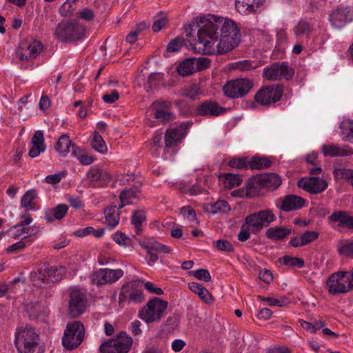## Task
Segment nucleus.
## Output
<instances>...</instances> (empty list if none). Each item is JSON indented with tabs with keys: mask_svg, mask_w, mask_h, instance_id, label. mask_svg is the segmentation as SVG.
Returning a JSON list of instances; mask_svg holds the SVG:
<instances>
[{
	"mask_svg": "<svg viewBox=\"0 0 353 353\" xmlns=\"http://www.w3.org/2000/svg\"><path fill=\"white\" fill-rule=\"evenodd\" d=\"M240 30L230 19L212 15L198 31V48L203 54H222L236 48Z\"/></svg>",
	"mask_w": 353,
	"mask_h": 353,
	"instance_id": "f257e3e1",
	"label": "nucleus"
},
{
	"mask_svg": "<svg viewBox=\"0 0 353 353\" xmlns=\"http://www.w3.org/2000/svg\"><path fill=\"white\" fill-rule=\"evenodd\" d=\"M65 272L66 268L62 265L48 266L42 265L31 272L30 281L36 287L44 288L48 285L60 281Z\"/></svg>",
	"mask_w": 353,
	"mask_h": 353,
	"instance_id": "f03ea898",
	"label": "nucleus"
},
{
	"mask_svg": "<svg viewBox=\"0 0 353 353\" xmlns=\"http://www.w3.org/2000/svg\"><path fill=\"white\" fill-rule=\"evenodd\" d=\"M168 302L158 297L150 299L138 313V317L147 323L159 322L168 308Z\"/></svg>",
	"mask_w": 353,
	"mask_h": 353,
	"instance_id": "7ed1b4c3",
	"label": "nucleus"
},
{
	"mask_svg": "<svg viewBox=\"0 0 353 353\" xmlns=\"http://www.w3.org/2000/svg\"><path fill=\"white\" fill-rule=\"evenodd\" d=\"M85 336V327L79 321L69 322L66 325L62 338L63 346L69 350L78 347L83 342Z\"/></svg>",
	"mask_w": 353,
	"mask_h": 353,
	"instance_id": "20e7f679",
	"label": "nucleus"
},
{
	"mask_svg": "<svg viewBox=\"0 0 353 353\" xmlns=\"http://www.w3.org/2000/svg\"><path fill=\"white\" fill-rule=\"evenodd\" d=\"M85 34V28L77 22H61L54 30V35L61 42H73L81 39Z\"/></svg>",
	"mask_w": 353,
	"mask_h": 353,
	"instance_id": "39448f33",
	"label": "nucleus"
},
{
	"mask_svg": "<svg viewBox=\"0 0 353 353\" xmlns=\"http://www.w3.org/2000/svg\"><path fill=\"white\" fill-rule=\"evenodd\" d=\"M326 285L330 294L346 293L353 289V279L348 272L339 271L329 276Z\"/></svg>",
	"mask_w": 353,
	"mask_h": 353,
	"instance_id": "423d86ee",
	"label": "nucleus"
},
{
	"mask_svg": "<svg viewBox=\"0 0 353 353\" xmlns=\"http://www.w3.org/2000/svg\"><path fill=\"white\" fill-rule=\"evenodd\" d=\"M132 339L125 332H121L115 339L102 343L100 350L102 353H127L132 345Z\"/></svg>",
	"mask_w": 353,
	"mask_h": 353,
	"instance_id": "0eeeda50",
	"label": "nucleus"
},
{
	"mask_svg": "<svg viewBox=\"0 0 353 353\" xmlns=\"http://www.w3.org/2000/svg\"><path fill=\"white\" fill-rule=\"evenodd\" d=\"M252 87V81L248 79H236L225 84L223 87V91L227 97L236 99L248 94Z\"/></svg>",
	"mask_w": 353,
	"mask_h": 353,
	"instance_id": "6e6552de",
	"label": "nucleus"
},
{
	"mask_svg": "<svg viewBox=\"0 0 353 353\" xmlns=\"http://www.w3.org/2000/svg\"><path fill=\"white\" fill-rule=\"evenodd\" d=\"M294 73V70L286 63H274L263 69V77L265 79L271 81L282 79L288 80L292 78Z\"/></svg>",
	"mask_w": 353,
	"mask_h": 353,
	"instance_id": "1a4fd4ad",
	"label": "nucleus"
},
{
	"mask_svg": "<svg viewBox=\"0 0 353 353\" xmlns=\"http://www.w3.org/2000/svg\"><path fill=\"white\" fill-rule=\"evenodd\" d=\"M87 296L79 289H73L69 295L68 312L72 318H77L85 312L87 307Z\"/></svg>",
	"mask_w": 353,
	"mask_h": 353,
	"instance_id": "9d476101",
	"label": "nucleus"
},
{
	"mask_svg": "<svg viewBox=\"0 0 353 353\" xmlns=\"http://www.w3.org/2000/svg\"><path fill=\"white\" fill-rule=\"evenodd\" d=\"M281 184L280 176L275 173H264L256 175L250 180V187L254 190L266 188L274 190Z\"/></svg>",
	"mask_w": 353,
	"mask_h": 353,
	"instance_id": "9b49d317",
	"label": "nucleus"
},
{
	"mask_svg": "<svg viewBox=\"0 0 353 353\" xmlns=\"http://www.w3.org/2000/svg\"><path fill=\"white\" fill-rule=\"evenodd\" d=\"M283 95V90L280 86H267L261 88L255 94L257 103L265 105L279 101Z\"/></svg>",
	"mask_w": 353,
	"mask_h": 353,
	"instance_id": "f8f14e48",
	"label": "nucleus"
},
{
	"mask_svg": "<svg viewBox=\"0 0 353 353\" xmlns=\"http://www.w3.org/2000/svg\"><path fill=\"white\" fill-rule=\"evenodd\" d=\"M123 275V271L121 269L111 270L101 268L96 271L92 276V281L97 285H103L112 283L118 281Z\"/></svg>",
	"mask_w": 353,
	"mask_h": 353,
	"instance_id": "ddd939ff",
	"label": "nucleus"
},
{
	"mask_svg": "<svg viewBox=\"0 0 353 353\" xmlns=\"http://www.w3.org/2000/svg\"><path fill=\"white\" fill-rule=\"evenodd\" d=\"M297 185L309 193L316 194L326 190L328 183L319 177L307 176L300 179Z\"/></svg>",
	"mask_w": 353,
	"mask_h": 353,
	"instance_id": "4468645a",
	"label": "nucleus"
},
{
	"mask_svg": "<svg viewBox=\"0 0 353 353\" xmlns=\"http://www.w3.org/2000/svg\"><path fill=\"white\" fill-rule=\"evenodd\" d=\"M276 207L283 212H292L300 210L305 201L295 194H288L276 199L274 201Z\"/></svg>",
	"mask_w": 353,
	"mask_h": 353,
	"instance_id": "2eb2a0df",
	"label": "nucleus"
},
{
	"mask_svg": "<svg viewBox=\"0 0 353 353\" xmlns=\"http://www.w3.org/2000/svg\"><path fill=\"white\" fill-rule=\"evenodd\" d=\"M23 353H43V350L38 343L39 335L31 327L23 330Z\"/></svg>",
	"mask_w": 353,
	"mask_h": 353,
	"instance_id": "dca6fc26",
	"label": "nucleus"
},
{
	"mask_svg": "<svg viewBox=\"0 0 353 353\" xmlns=\"http://www.w3.org/2000/svg\"><path fill=\"white\" fill-rule=\"evenodd\" d=\"M225 109L212 101H205L196 108V113L201 116L217 117L223 114Z\"/></svg>",
	"mask_w": 353,
	"mask_h": 353,
	"instance_id": "f3484780",
	"label": "nucleus"
},
{
	"mask_svg": "<svg viewBox=\"0 0 353 353\" xmlns=\"http://www.w3.org/2000/svg\"><path fill=\"white\" fill-rule=\"evenodd\" d=\"M329 19L333 26L341 28L352 20V14L347 8H338L332 12Z\"/></svg>",
	"mask_w": 353,
	"mask_h": 353,
	"instance_id": "a211bd4d",
	"label": "nucleus"
},
{
	"mask_svg": "<svg viewBox=\"0 0 353 353\" xmlns=\"http://www.w3.org/2000/svg\"><path fill=\"white\" fill-rule=\"evenodd\" d=\"M30 143L31 147L28 152V156L32 158L39 156L40 154L44 152L46 149L43 133L41 130L34 132Z\"/></svg>",
	"mask_w": 353,
	"mask_h": 353,
	"instance_id": "6ab92c4d",
	"label": "nucleus"
},
{
	"mask_svg": "<svg viewBox=\"0 0 353 353\" xmlns=\"http://www.w3.org/2000/svg\"><path fill=\"white\" fill-rule=\"evenodd\" d=\"M189 127L188 123H181L176 129H169L165 134V144L168 148L174 145L177 141H180L184 135L185 130Z\"/></svg>",
	"mask_w": 353,
	"mask_h": 353,
	"instance_id": "aec40b11",
	"label": "nucleus"
},
{
	"mask_svg": "<svg viewBox=\"0 0 353 353\" xmlns=\"http://www.w3.org/2000/svg\"><path fill=\"white\" fill-rule=\"evenodd\" d=\"M171 103L165 101H158L152 103L154 110V117L162 121H168L173 118V114L170 112Z\"/></svg>",
	"mask_w": 353,
	"mask_h": 353,
	"instance_id": "412c9836",
	"label": "nucleus"
},
{
	"mask_svg": "<svg viewBox=\"0 0 353 353\" xmlns=\"http://www.w3.org/2000/svg\"><path fill=\"white\" fill-rule=\"evenodd\" d=\"M321 152L325 157H345L353 154V150L348 147H340L334 144L322 145Z\"/></svg>",
	"mask_w": 353,
	"mask_h": 353,
	"instance_id": "4be33fe9",
	"label": "nucleus"
},
{
	"mask_svg": "<svg viewBox=\"0 0 353 353\" xmlns=\"http://www.w3.org/2000/svg\"><path fill=\"white\" fill-rule=\"evenodd\" d=\"M265 0H236V10L244 14L254 12L258 10Z\"/></svg>",
	"mask_w": 353,
	"mask_h": 353,
	"instance_id": "5701e85b",
	"label": "nucleus"
},
{
	"mask_svg": "<svg viewBox=\"0 0 353 353\" xmlns=\"http://www.w3.org/2000/svg\"><path fill=\"white\" fill-rule=\"evenodd\" d=\"M43 50L42 43L37 40H32L26 42L25 49L23 48V60H32L36 58Z\"/></svg>",
	"mask_w": 353,
	"mask_h": 353,
	"instance_id": "b1692460",
	"label": "nucleus"
},
{
	"mask_svg": "<svg viewBox=\"0 0 353 353\" xmlns=\"http://www.w3.org/2000/svg\"><path fill=\"white\" fill-rule=\"evenodd\" d=\"M188 288L192 292L197 294L205 303L210 305L214 303L213 296L201 284L196 282H190L188 283Z\"/></svg>",
	"mask_w": 353,
	"mask_h": 353,
	"instance_id": "393cba45",
	"label": "nucleus"
},
{
	"mask_svg": "<svg viewBox=\"0 0 353 353\" xmlns=\"http://www.w3.org/2000/svg\"><path fill=\"white\" fill-rule=\"evenodd\" d=\"M319 237L316 231H306L300 236H296L290 241V243L294 248L301 247L313 242Z\"/></svg>",
	"mask_w": 353,
	"mask_h": 353,
	"instance_id": "a878e982",
	"label": "nucleus"
},
{
	"mask_svg": "<svg viewBox=\"0 0 353 353\" xmlns=\"http://www.w3.org/2000/svg\"><path fill=\"white\" fill-rule=\"evenodd\" d=\"M328 219L331 221L338 222L340 226L353 229V216H349L345 211L334 212Z\"/></svg>",
	"mask_w": 353,
	"mask_h": 353,
	"instance_id": "bb28decb",
	"label": "nucleus"
},
{
	"mask_svg": "<svg viewBox=\"0 0 353 353\" xmlns=\"http://www.w3.org/2000/svg\"><path fill=\"white\" fill-rule=\"evenodd\" d=\"M128 285L122 288L119 293V302H124L127 299L131 302L140 303L144 299L143 293L141 290H135L128 294Z\"/></svg>",
	"mask_w": 353,
	"mask_h": 353,
	"instance_id": "cd10ccee",
	"label": "nucleus"
},
{
	"mask_svg": "<svg viewBox=\"0 0 353 353\" xmlns=\"http://www.w3.org/2000/svg\"><path fill=\"white\" fill-rule=\"evenodd\" d=\"M68 211L65 205H58L53 208H48L45 211V219L47 221L52 223L55 220H60L64 217Z\"/></svg>",
	"mask_w": 353,
	"mask_h": 353,
	"instance_id": "c85d7f7f",
	"label": "nucleus"
},
{
	"mask_svg": "<svg viewBox=\"0 0 353 353\" xmlns=\"http://www.w3.org/2000/svg\"><path fill=\"white\" fill-rule=\"evenodd\" d=\"M86 176L91 182H108L111 179V175L107 171L97 167H92L87 172Z\"/></svg>",
	"mask_w": 353,
	"mask_h": 353,
	"instance_id": "c756f323",
	"label": "nucleus"
},
{
	"mask_svg": "<svg viewBox=\"0 0 353 353\" xmlns=\"http://www.w3.org/2000/svg\"><path fill=\"white\" fill-rule=\"evenodd\" d=\"M290 228L283 227H272L266 230V236L272 240H281L291 233Z\"/></svg>",
	"mask_w": 353,
	"mask_h": 353,
	"instance_id": "7c9ffc66",
	"label": "nucleus"
},
{
	"mask_svg": "<svg viewBox=\"0 0 353 353\" xmlns=\"http://www.w3.org/2000/svg\"><path fill=\"white\" fill-rule=\"evenodd\" d=\"M26 310L29 317L32 319H37L46 312V308L39 302L28 304L26 307Z\"/></svg>",
	"mask_w": 353,
	"mask_h": 353,
	"instance_id": "2f4dec72",
	"label": "nucleus"
},
{
	"mask_svg": "<svg viewBox=\"0 0 353 353\" xmlns=\"http://www.w3.org/2000/svg\"><path fill=\"white\" fill-rule=\"evenodd\" d=\"M105 222L110 228L117 226L119 221V212L116 206L110 207L105 210Z\"/></svg>",
	"mask_w": 353,
	"mask_h": 353,
	"instance_id": "473e14b6",
	"label": "nucleus"
},
{
	"mask_svg": "<svg viewBox=\"0 0 353 353\" xmlns=\"http://www.w3.org/2000/svg\"><path fill=\"white\" fill-rule=\"evenodd\" d=\"M245 225H246L250 230L251 232L254 234H256L263 228V225L256 213L247 216L245 221Z\"/></svg>",
	"mask_w": 353,
	"mask_h": 353,
	"instance_id": "72a5a7b5",
	"label": "nucleus"
},
{
	"mask_svg": "<svg viewBox=\"0 0 353 353\" xmlns=\"http://www.w3.org/2000/svg\"><path fill=\"white\" fill-rule=\"evenodd\" d=\"M139 192V190L137 187H132L129 189L123 190L120 194V201L121 205L119 208H122L126 205L130 203V199L135 198L137 194Z\"/></svg>",
	"mask_w": 353,
	"mask_h": 353,
	"instance_id": "f704fd0d",
	"label": "nucleus"
},
{
	"mask_svg": "<svg viewBox=\"0 0 353 353\" xmlns=\"http://www.w3.org/2000/svg\"><path fill=\"white\" fill-rule=\"evenodd\" d=\"M37 198V192L34 189H31L23 194V208L30 210H37L39 208L37 206L34 200Z\"/></svg>",
	"mask_w": 353,
	"mask_h": 353,
	"instance_id": "c9c22d12",
	"label": "nucleus"
},
{
	"mask_svg": "<svg viewBox=\"0 0 353 353\" xmlns=\"http://www.w3.org/2000/svg\"><path fill=\"white\" fill-rule=\"evenodd\" d=\"M193 59L190 58L184 60L177 67V72L181 76H188L195 72V68Z\"/></svg>",
	"mask_w": 353,
	"mask_h": 353,
	"instance_id": "e433bc0d",
	"label": "nucleus"
},
{
	"mask_svg": "<svg viewBox=\"0 0 353 353\" xmlns=\"http://www.w3.org/2000/svg\"><path fill=\"white\" fill-rule=\"evenodd\" d=\"M343 139L353 143V121L350 119L343 121L341 124Z\"/></svg>",
	"mask_w": 353,
	"mask_h": 353,
	"instance_id": "4c0bfd02",
	"label": "nucleus"
},
{
	"mask_svg": "<svg viewBox=\"0 0 353 353\" xmlns=\"http://www.w3.org/2000/svg\"><path fill=\"white\" fill-rule=\"evenodd\" d=\"M338 251L341 255L352 257L353 241L350 239L340 241L338 243Z\"/></svg>",
	"mask_w": 353,
	"mask_h": 353,
	"instance_id": "58836bf2",
	"label": "nucleus"
},
{
	"mask_svg": "<svg viewBox=\"0 0 353 353\" xmlns=\"http://www.w3.org/2000/svg\"><path fill=\"white\" fill-rule=\"evenodd\" d=\"M312 26L305 21H299L294 28V32L296 37H307L312 33Z\"/></svg>",
	"mask_w": 353,
	"mask_h": 353,
	"instance_id": "ea45409f",
	"label": "nucleus"
},
{
	"mask_svg": "<svg viewBox=\"0 0 353 353\" xmlns=\"http://www.w3.org/2000/svg\"><path fill=\"white\" fill-rule=\"evenodd\" d=\"M272 161L268 157H254L250 161V169L261 170L269 168Z\"/></svg>",
	"mask_w": 353,
	"mask_h": 353,
	"instance_id": "a19ab883",
	"label": "nucleus"
},
{
	"mask_svg": "<svg viewBox=\"0 0 353 353\" xmlns=\"http://www.w3.org/2000/svg\"><path fill=\"white\" fill-rule=\"evenodd\" d=\"M91 145L94 150L102 154L105 153L108 150L106 144L102 137L97 132H95L93 135L91 141Z\"/></svg>",
	"mask_w": 353,
	"mask_h": 353,
	"instance_id": "79ce46f5",
	"label": "nucleus"
},
{
	"mask_svg": "<svg viewBox=\"0 0 353 353\" xmlns=\"http://www.w3.org/2000/svg\"><path fill=\"white\" fill-rule=\"evenodd\" d=\"M71 145V141L68 136L64 134L60 137L56 145V150L65 156L69 152V148Z\"/></svg>",
	"mask_w": 353,
	"mask_h": 353,
	"instance_id": "37998d69",
	"label": "nucleus"
},
{
	"mask_svg": "<svg viewBox=\"0 0 353 353\" xmlns=\"http://www.w3.org/2000/svg\"><path fill=\"white\" fill-rule=\"evenodd\" d=\"M279 262L285 265L292 268H302L305 265V261L298 257H292L290 256H284L279 259Z\"/></svg>",
	"mask_w": 353,
	"mask_h": 353,
	"instance_id": "c03bdc74",
	"label": "nucleus"
},
{
	"mask_svg": "<svg viewBox=\"0 0 353 353\" xmlns=\"http://www.w3.org/2000/svg\"><path fill=\"white\" fill-rule=\"evenodd\" d=\"M256 214L263 227L268 226L276 219L274 214L270 210H261L256 212Z\"/></svg>",
	"mask_w": 353,
	"mask_h": 353,
	"instance_id": "a18cd8bd",
	"label": "nucleus"
},
{
	"mask_svg": "<svg viewBox=\"0 0 353 353\" xmlns=\"http://www.w3.org/2000/svg\"><path fill=\"white\" fill-rule=\"evenodd\" d=\"M260 190H254V188L250 187V181L248 183L247 190H236L232 192L233 196H248L252 197L259 194Z\"/></svg>",
	"mask_w": 353,
	"mask_h": 353,
	"instance_id": "49530a36",
	"label": "nucleus"
},
{
	"mask_svg": "<svg viewBox=\"0 0 353 353\" xmlns=\"http://www.w3.org/2000/svg\"><path fill=\"white\" fill-rule=\"evenodd\" d=\"M242 182L239 175L235 174L228 173L225 174L224 183L226 188L232 189L234 187L239 186Z\"/></svg>",
	"mask_w": 353,
	"mask_h": 353,
	"instance_id": "de8ad7c7",
	"label": "nucleus"
},
{
	"mask_svg": "<svg viewBox=\"0 0 353 353\" xmlns=\"http://www.w3.org/2000/svg\"><path fill=\"white\" fill-rule=\"evenodd\" d=\"M333 174L336 181L345 179L349 182L350 179H352L351 176L353 174V170L347 168H334L333 170Z\"/></svg>",
	"mask_w": 353,
	"mask_h": 353,
	"instance_id": "09e8293b",
	"label": "nucleus"
},
{
	"mask_svg": "<svg viewBox=\"0 0 353 353\" xmlns=\"http://www.w3.org/2000/svg\"><path fill=\"white\" fill-rule=\"evenodd\" d=\"M72 153L77 156V159L83 165H90L94 161V158L92 156H88L84 152H81L79 148L74 147V145H72Z\"/></svg>",
	"mask_w": 353,
	"mask_h": 353,
	"instance_id": "8fccbe9b",
	"label": "nucleus"
},
{
	"mask_svg": "<svg viewBox=\"0 0 353 353\" xmlns=\"http://www.w3.org/2000/svg\"><path fill=\"white\" fill-rule=\"evenodd\" d=\"M210 209L213 214L228 213L230 210V206L225 201L219 200L211 205Z\"/></svg>",
	"mask_w": 353,
	"mask_h": 353,
	"instance_id": "3c124183",
	"label": "nucleus"
},
{
	"mask_svg": "<svg viewBox=\"0 0 353 353\" xmlns=\"http://www.w3.org/2000/svg\"><path fill=\"white\" fill-rule=\"evenodd\" d=\"M301 327L310 333H314L320 330L324 325L321 321H314V322H307L303 320L300 321Z\"/></svg>",
	"mask_w": 353,
	"mask_h": 353,
	"instance_id": "603ef678",
	"label": "nucleus"
},
{
	"mask_svg": "<svg viewBox=\"0 0 353 353\" xmlns=\"http://www.w3.org/2000/svg\"><path fill=\"white\" fill-rule=\"evenodd\" d=\"M230 167L236 169H248L250 168V161L247 158L232 159L229 161Z\"/></svg>",
	"mask_w": 353,
	"mask_h": 353,
	"instance_id": "864d4df0",
	"label": "nucleus"
},
{
	"mask_svg": "<svg viewBox=\"0 0 353 353\" xmlns=\"http://www.w3.org/2000/svg\"><path fill=\"white\" fill-rule=\"evenodd\" d=\"M258 298L261 301H266L268 305L270 306L283 307L289 303L287 298L285 297L276 299L272 297L263 298L261 296H259Z\"/></svg>",
	"mask_w": 353,
	"mask_h": 353,
	"instance_id": "5fc2aeb1",
	"label": "nucleus"
},
{
	"mask_svg": "<svg viewBox=\"0 0 353 353\" xmlns=\"http://www.w3.org/2000/svg\"><path fill=\"white\" fill-rule=\"evenodd\" d=\"M146 220L145 212L143 210H138L133 212L131 223L134 225L137 230L141 229L143 222Z\"/></svg>",
	"mask_w": 353,
	"mask_h": 353,
	"instance_id": "6e6d98bb",
	"label": "nucleus"
},
{
	"mask_svg": "<svg viewBox=\"0 0 353 353\" xmlns=\"http://www.w3.org/2000/svg\"><path fill=\"white\" fill-rule=\"evenodd\" d=\"M182 94L183 96L191 99H195L198 96L201 94V90L198 85H192L184 88Z\"/></svg>",
	"mask_w": 353,
	"mask_h": 353,
	"instance_id": "4d7b16f0",
	"label": "nucleus"
},
{
	"mask_svg": "<svg viewBox=\"0 0 353 353\" xmlns=\"http://www.w3.org/2000/svg\"><path fill=\"white\" fill-rule=\"evenodd\" d=\"M68 173L66 170H63L60 172L48 175L45 178V181L48 184L54 185L59 183L63 179L67 176Z\"/></svg>",
	"mask_w": 353,
	"mask_h": 353,
	"instance_id": "13d9d810",
	"label": "nucleus"
},
{
	"mask_svg": "<svg viewBox=\"0 0 353 353\" xmlns=\"http://www.w3.org/2000/svg\"><path fill=\"white\" fill-rule=\"evenodd\" d=\"M184 44L183 39L180 37H176L172 40H171L168 46L167 50L171 52H178L181 50L182 46Z\"/></svg>",
	"mask_w": 353,
	"mask_h": 353,
	"instance_id": "bf43d9fd",
	"label": "nucleus"
},
{
	"mask_svg": "<svg viewBox=\"0 0 353 353\" xmlns=\"http://www.w3.org/2000/svg\"><path fill=\"white\" fill-rule=\"evenodd\" d=\"M195 68V70L200 71L208 68L210 65V61L205 57H200L199 59L192 58Z\"/></svg>",
	"mask_w": 353,
	"mask_h": 353,
	"instance_id": "052dcab7",
	"label": "nucleus"
},
{
	"mask_svg": "<svg viewBox=\"0 0 353 353\" xmlns=\"http://www.w3.org/2000/svg\"><path fill=\"white\" fill-rule=\"evenodd\" d=\"M191 274L196 279L202 280L205 282L211 281V276L208 270L205 269H199L191 272Z\"/></svg>",
	"mask_w": 353,
	"mask_h": 353,
	"instance_id": "680f3d73",
	"label": "nucleus"
},
{
	"mask_svg": "<svg viewBox=\"0 0 353 353\" xmlns=\"http://www.w3.org/2000/svg\"><path fill=\"white\" fill-rule=\"evenodd\" d=\"M168 20L165 15L156 17L152 25L154 32L160 31L167 24Z\"/></svg>",
	"mask_w": 353,
	"mask_h": 353,
	"instance_id": "e2e57ef3",
	"label": "nucleus"
},
{
	"mask_svg": "<svg viewBox=\"0 0 353 353\" xmlns=\"http://www.w3.org/2000/svg\"><path fill=\"white\" fill-rule=\"evenodd\" d=\"M215 245L216 248L220 251H224L227 252H232L234 251V248L232 245L226 240H217L215 242Z\"/></svg>",
	"mask_w": 353,
	"mask_h": 353,
	"instance_id": "0e129e2a",
	"label": "nucleus"
},
{
	"mask_svg": "<svg viewBox=\"0 0 353 353\" xmlns=\"http://www.w3.org/2000/svg\"><path fill=\"white\" fill-rule=\"evenodd\" d=\"M114 241L120 245L126 246L130 241L129 238L122 232H115L112 235Z\"/></svg>",
	"mask_w": 353,
	"mask_h": 353,
	"instance_id": "69168bd1",
	"label": "nucleus"
},
{
	"mask_svg": "<svg viewBox=\"0 0 353 353\" xmlns=\"http://www.w3.org/2000/svg\"><path fill=\"white\" fill-rule=\"evenodd\" d=\"M78 17L87 21H92L94 19V13L91 9L84 8L77 13Z\"/></svg>",
	"mask_w": 353,
	"mask_h": 353,
	"instance_id": "338daca9",
	"label": "nucleus"
},
{
	"mask_svg": "<svg viewBox=\"0 0 353 353\" xmlns=\"http://www.w3.org/2000/svg\"><path fill=\"white\" fill-rule=\"evenodd\" d=\"M181 213L185 218L189 219L191 221L196 219L195 211L190 206H183L181 208Z\"/></svg>",
	"mask_w": 353,
	"mask_h": 353,
	"instance_id": "774afa93",
	"label": "nucleus"
}]
</instances>
